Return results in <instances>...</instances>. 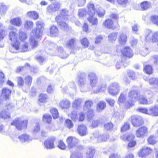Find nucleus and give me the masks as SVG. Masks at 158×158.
<instances>
[{
  "instance_id": "nucleus-43",
  "label": "nucleus",
  "mask_w": 158,
  "mask_h": 158,
  "mask_svg": "<svg viewBox=\"0 0 158 158\" xmlns=\"http://www.w3.org/2000/svg\"><path fill=\"white\" fill-rule=\"evenodd\" d=\"M52 120V117L49 114H46L43 116V120L44 122L50 123Z\"/></svg>"
},
{
  "instance_id": "nucleus-8",
  "label": "nucleus",
  "mask_w": 158,
  "mask_h": 158,
  "mask_svg": "<svg viewBox=\"0 0 158 158\" xmlns=\"http://www.w3.org/2000/svg\"><path fill=\"white\" fill-rule=\"evenodd\" d=\"M61 5L58 2H56L49 5L46 8L47 13L52 14L58 11L60 9Z\"/></svg>"
},
{
  "instance_id": "nucleus-26",
  "label": "nucleus",
  "mask_w": 158,
  "mask_h": 158,
  "mask_svg": "<svg viewBox=\"0 0 158 158\" xmlns=\"http://www.w3.org/2000/svg\"><path fill=\"white\" fill-rule=\"evenodd\" d=\"M127 35L124 33H122L120 35L118 40L121 44L124 45L127 42Z\"/></svg>"
},
{
  "instance_id": "nucleus-14",
  "label": "nucleus",
  "mask_w": 158,
  "mask_h": 158,
  "mask_svg": "<svg viewBox=\"0 0 158 158\" xmlns=\"http://www.w3.org/2000/svg\"><path fill=\"white\" fill-rule=\"evenodd\" d=\"M77 131L78 134L81 136L87 135L88 131L86 126L84 125H80L77 127Z\"/></svg>"
},
{
  "instance_id": "nucleus-35",
  "label": "nucleus",
  "mask_w": 158,
  "mask_h": 158,
  "mask_svg": "<svg viewBox=\"0 0 158 158\" xmlns=\"http://www.w3.org/2000/svg\"><path fill=\"white\" fill-rule=\"evenodd\" d=\"M30 44L32 49L35 48L37 46L38 42L37 41L35 40V38L32 36V34L31 35V37L30 38Z\"/></svg>"
},
{
  "instance_id": "nucleus-29",
  "label": "nucleus",
  "mask_w": 158,
  "mask_h": 158,
  "mask_svg": "<svg viewBox=\"0 0 158 158\" xmlns=\"http://www.w3.org/2000/svg\"><path fill=\"white\" fill-rule=\"evenodd\" d=\"M94 16H89L87 19L92 25L96 26L98 24V20L96 17H94Z\"/></svg>"
},
{
  "instance_id": "nucleus-21",
  "label": "nucleus",
  "mask_w": 158,
  "mask_h": 158,
  "mask_svg": "<svg viewBox=\"0 0 158 158\" xmlns=\"http://www.w3.org/2000/svg\"><path fill=\"white\" fill-rule=\"evenodd\" d=\"M56 50L57 52V55L61 58H66L68 56V55L64 51L62 47H59Z\"/></svg>"
},
{
  "instance_id": "nucleus-47",
  "label": "nucleus",
  "mask_w": 158,
  "mask_h": 158,
  "mask_svg": "<svg viewBox=\"0 0 158 158\" xmlns=\"http://www.w3.org/2000/svg\"><path fill=\"white\" fill-rule=\"evenodd\" d=\"M17 85L20 88H22L24 85V80L21 77H18L17 79Z\"/></svg>"
},
{
  "instance_id": "nucleus-41",
  "label": "nucleus",
  "mask_w": 158,
  "mask_h": 158,
  "mask_svg": "<svg viewBox=\"0 0 158 158\" xmlns=\"http://www.w3.org/2000/svg\"><path fill=\"white\" fill-rule=\"evenodd\" d=\"M6 7L3 3H0V14L4 15L6 13Z\"/></svg>"
},
{
  "instance_id": "nucleus-18",
  "label": "nucleus",
  "mask_w": 158,
  "mask_h": 158,
  "mask_svg": "<svg viewBox=\"0 0 158 158\" xmlns=\"http://www.w3.org/2000/svg\"><path fill=\"white\" fill-rule=\"evenodd\" d=\"M121 52L124 56L129 58L133 56V53L131 48L128 47H125Z\"/></svg>"
},
{
  "instance_id": "nucleus-60",
  "label": "nucleus",
  "mask_w": 158,
  "mask_h": 158,
  "mask_svg": "<svg viewBox=\"0 0 158 158\" xmlns=\"http://www.w3.org/2000/svg\"><path fill=\"white\" fill-rule=\"evenodd\" d=\"M29 65V64L28 63H26L25 64V66L23 67H19L17 68L16 72H19L20 71H22L26 69L27 68L26 67H28Z\"/></svg>"
},
{
  "instance_id": "nucleus-6",
  "label": "nucleus",
  "mask_w": 158,
  "mask_h": 158,
  "mask_svg": "<svg viewBox=\"0 0 158 158\" xmlns=\"http://www.w3.org/2000/svg\"><path fill=\"white\" fill-rule=\"evenodd\" d=\"M68 148L71 152H73V149L76 148L78 142V139L74 137L69 136L66 140Z\"/></svg>"
},
{
  "instance_id": "nucleus-3",
  "label": "nucleus",
  "mask_w": 158,
  "mask_h": 158,
  "mask_svg": "<svg viewBox=\"0 0 158 158\" xmlns=\"http://www.w3.org/2000/svg\"><path fill=\"white\" fill-rule=\"evenodd\" d=\"M27 121L22 120L20 118H16L11 123V125L15 126L19 130L26 129L27 127Z\"/></svg>"
},
{
  "instance_id": "nucleus-32",
  "label": "nucleus",
  "mask_w": 158,
  "mask_h": 158,
  "mask_svg": "<svg viewBox=\"0 0 158 158\" xmlns=\"http://www.w3.org/2000/svg\"><path fill=\"white\" fill-rule=\"evenodd\" d=\"M140 6L143 10H147L151 7V4L148 1H144L142 2L140 4Z\"/></svg>"
},
{
  "instance_id": "nucleus-37",
  "label": "nucleus",
  "mask_w": 158,
  "mask_h": 158,
  "mask_svg": "<svg viewBox=\"0 0 158 158\" xmlns=\"http://www.w3.org/2000/svg\"><path fill=\"white\" fill-rule=\"evenodd\" d=\"M28 16L34 19H36L38 18V14L35 11H30L27 13Z\"/></svg>"
},
{
  "instance_id": "nucleus-15",
  "label": "nucleus",
  "mask_w": 158,
  "mask_h": 158,
  "mask_svg": "<svg viewBox=\"0 0 158 158\" xmlns=\"http://www.w3.org/2000/svg\"><path fill=\"white\" fill-rule=\"evenodd\" d=\"M19 139L21 142L29 143L33 139L32 137L27 134H23L19 136Z\"/></svg>"
},
{
  "instance_id": "nucleus-48",
  "label": "nucleus",
  "mask_w": 158,
  "mask_h": 158,
  "mask_svg": "<svg viewBox=\"0 0 158 158\" xmlns=\"http://www.w3.org/2000/svg\"><path fill=\"white\" fill-rule=\"evenodd\" d=\"M144 70L146 73L150 74L152 73V67L151 65H147L145 66Z\"/></svg>"
},
{
  "instance_id": "nucleus-63",
  "label": "nucleus",
  "mask_w": 158,
  "mask_h": 158,
  "mask_svg": "<svg viewBox=\"0 0 158 158\" xmlns=\"http://www.w3.org/2000/svg\"><path fill=\"white\" fill-rule=\"evenodd\" d=\"M151 20L155 24L158 26V16L156 15L152 16Z\"/></svg>"
},
{
  "instance_id": "nucleus-9",
  "label": "nucleus",
  "mask_w": 158,
  "mask_h": 158,
  "mask_svg": "<svg viewBox=\"0 0 158 158\" xmlns=\"http://www.w3.org/2000/svg\"><path fill=\"white\" fill-rule=\"evenodd\" d=\"M94 137L93 140H96L98 142L106 141L109 138L108 134L101 135L98 131H95L93 133Z\"/></svg>"
},
{
  "instance_id": "nucleus-56",
  "label": "nucleus",
  "mask_w": 158,
  "mask_h": 158,
  "mask_svg": "<svg viewBox=\"0 0 158 158\" xmlns=\"http://www.w3.org/2000/svg\"><path fill=\"white\" fill-rule=\"evenodd\" d=\"M127 100H126V101ZM118 101L119 102L122 103L126 101V98L125 95L123 94H121L118 98Z\"/></svg>"
},
{
  "instance_id": "nucleus-38",
  "label": "nucleus",
  "mask_w": 158,
  "mask_h": 158,
  "mask_svg": "<svg viewBox=\"0 0 158 158\" xmlns=\"http://www.w3.org/2000/svg\"><path fill=\"white\" fill-rule=\"evenodd\" d=\"M68 11L66 9H63L60 11V14L57 16H60V19H65L67 18Z\"/></svg>"
},
{
  "instance_id": "nucleus-44",
  "label": "nucleus",
  "mask_w": 158,
  "mask_h": 158,
  "mask_svg": "<svg viewBox=\"0 0 158 158\" xmlns=\"http://www.w3.org/2000/svg\"><path fill=\"white\" fill-rule=\"evenodd\" d=\"M28 44L27 43H25L22 46H21L20 48H19V49L18 50H19V51L20 52H24L29 50V49H28ZM15 51L17 52V50Z\"/></svg>"
},
{
  "instance_id": "nucleus-22",
  "label": "nucleus",
  "mask_w": 158,
  "mask_h": 158,
  "mask_svg": "<svg viewBox=\"0 0 158 158\" xmlns=\"http://www.w3.org/2000/svg\"><path fill=\"white\" fill-rule=\"evenodd\" d=\"M70 102L67 99H64L61 101L59 106L62 109H67L70 107Z\"/></svg>"
},
{
  "instance_id": "nucleus-27",
  "label": "nucleus",
  "mask_w": 158,
  "mask_h": 158,
  "mask_svg": "<svg viewBox=\"0 0 158 158\" xmlns=\"http://www.w3.org/2000/svg\"><path fill=\"white\" fill-rule=\"evenodd\" d=\"M25 87L26 88H29L31 85L32 80V77L29 75L26 76L24 79Z\"/></svg>"
},
{
  "instance_id": "nucleus-54",
  "label": "nucleus",
  "mask_w": 158,
  "mask_h": 158,
  "mask_svg": "<svg viewBox=\"0 0 158 158\" xmlns=\"http://www.w3.org/2000/svg\"><path fill=\"white\" fill-rule=\"evenodd\" d=\"M81 43L84 48H87L89 45V43L88 40L86 38H84L81 41Z\"/></svg>"
},
{
  "instance_id": "nucleus-13",
  "label": "nucleus",
  "mask_w": 158,
  "mask_h": 158,
  "mask_svg": "<svg viewBox=\"0 0 158 158\" xmlns=\"http://www.w3.org/2000/svg\"><path fill=\"white\" fill-rule=\"evenodd\" d=\"M148 128L145 126L139 128L136 132V135L138 137L143 138L148 133Z\"/></svg>"
},
{
  "instance_id": "nucleus-58",
  "label": "nucleus",
  "mask_w": 158,
  "mask_h": 158,
  "mask_svg": "<svg viewBox=\"0 0 158 158\" xmlns=\"http://www.w3.org/2000/svg\"><path fill=\"white\" fill-rule=\"evenodd\" d=\"M65 125L69 128H70L73 127V124L70 120L68 119L65 121Z\"/></svg>"
},
{
  "instance_id": "nucleus-51",
  "label": "nucleus",
  "mask_w": 158,
  "mask_h": 158,
  "mask_svg": "<svg viewBox=\"0 0 158 158\" xmlns=\"http://www.w3.org/2000/svg\"><path fill=\"white\" fill-rule=\"evenodd\" d=\"M117 33H113L108 36V39L109 40L111 41H115L117 38Z\"/></svg>"
},
{
  "instance_id": "nucleus-40",
  "label": "nucleus",
  "mask_w": 158,
  "mask_h": 158,
  "mask_svg": "<svg viewBox=\"0 0 158 158\" xmlns=\"http://www.w3.org/2000/svg\"><path fill=\"white\" fill-rule=\"evenodd\" d=\"M158 41V31H157L152 34L151 36L150 42L152 43L157 42Z\"/></svg>"
},
{
  "instance_id": "nucleus-19",
  "label": "nucleus",
  "mask_w": 158,
  "mask_h": 158,
  "mask_svg": "<svg viewBox=\"0 0 158 158\" xmlns=\"http://www.w3.org/2000/svg\"><path fill=\"white\" fill-rule=\"evenodd\" d=\"M50 33L51 37L57 36L59 35V30L57 27L53 25L50 28Z\"/></svg>"
},
{
  "instance_id": "nucleus-11",
  "label": "nucleus",
  "mask_w": 158,
  "mask_h": 158,
  "mask_svg": "<svg viewBox=\"0 0 158 158\" xmlns=\"http://www.w3.org/2000/svg\"><path fill=\"white\" fill-rule=\"evenodd\" d=\"M88 78L89 81L90 85L92 88L97 86L98 78L94 73L91 72L89 73Z\"/></svg>"
},
{
  "instance_id": "nucleus-59",
  "label": "nucleus",
  "mask_w": 158,
  "mask_h": 158,
  "mask_svg": "<svg viewBox=\"0 0 158 158\" xmlns=\"http://www.w3.org/2000/svg\"><path fill=\"white\" fill-rule=\"evenodd\" d=\"M117 2L118 4L121 5L122 6L125 7L128 3V0H117Z\"/></svg>"
},
{
  "instance_id": "nucleus-49",
  "label": "nucleus",
  "mask_w": 158,
  "mask_h": 158,
  "mask_svg": "<svg viewBox=\"0 0 158 158\" xmlns=\"http://www.w3.org/2000/svg\"><path fill=\"white\" fill-rule=\"evenodd\" d=\"M33 26V23L32 21L29 20L27 21L24 24V27L27 29H31L32 28Z\"/></svg>"
},
{
  "instance_id": "nucleus-16",
  "label": "nucleus",
  "mask_w": 158,
  "mask_h": 158,
  "mask_svg": "<svg viewBox=\"0 0 158 158\" xmlns=\"http://www.w3.org/2000/svg\"><path fill=\"white\" fill-rule=\"evenodd\" d=\"M97 5H96L95 7L93 3H89L88 4L87 6L88 10V14L89 16H92L94 15L95 12H96V10L97 9L96 8Z\"/></svg>"
},
{
  "instance_id": "nucleus-64",
  "label": "nucleus",
  "mask_w": 158,
  "mask_h": 158,
  "mask_svg": "<svg viewBox=\"0 0 158 158\" xmlns=\"http://www.w3.org/2000/svg\"><path fill=\"white\" fill-rule=\"evenodd\" d=\"M93 105L92 101L90 100L86 101L85 102V105L88 109L90 108L93 106Z\"/></svg>"
},
{
  "instance_id": "nucleus-52",
  "label": "nucleus",
  "mask_w": 158,
  "mask_h": 158,
  "mask_svg": "<svg viewBox=\"0 0 158 158\" xmlns=\"http://www.w3.org/2000/svg\"><path fill=\"white\" fill-rule=\"evenodd\" d=\"M82 102V100L81 99H77L75 100L73 104V106L76 108L79 106Z\"/></svg>"
},
{
  "instance_id": "nucleus-45",
  "label": "nucleus",
  "mask_w": 158,
  "mask_h": 158,
  "mask_svg": "<svg viewBox=\"0 0 158 158\" xmlns=\"http://www.w3.org/2000/svg\"><path fill=\"white\" fill-rule=\"evenodd\" d=\"M50 112L54 119H56L58 117L59 113L57 110L56 109L54 108L51 109L50 110Z\"/></svg>"
},
{
  "instance_id": "nucleus-25",
  "label": "nucleus",
  "mask_w": 158,
  "mask_h": 158,
  "mask_svg": "<svg viewBox=\"0 0 158 158\" xmlns=\"http://www.w3.org/2000/svg\"><path fill=\"white\" fill-rule=\"evenodd\" d=\"M152 35V32L151 30L149 29H146L144 31L143 36L145 38V40L146 41H150Z\"/></svg>"
},
{
  "instance_id": "nucleus-46",
  "label": "nucleus",
  "mask_w": 158,
  "mask_h": 158,
  "mask_svg": "<svg viewBox=\"0 0 158 158\" xmlns=\"http://www.w3.org/2000/svg\"><path fill=\"white\" fill-rule=\"evenodd\" d=\"M47 98L46 94H41L39 96V100L41 102H45L46 101Z\"/></svg>"
},
{
  "instance_id": "nucleus-61",
  "label": "nucleus",
  "mask_w": 158,
  "mask_h": 158,
  "mask_svg": "<svg viewBox=\"0 0 158 158\" xmlns=\"http://www.w3.org/2000/svg\"><path fill=\"white\" fill-rule=\"evenodd\" d=\"M130 128V125L128 123H126L121 128V131H125L129 129Z\"/></svg>"
},
{
  "instance_id": "nucleus-31",
  "label": "nucleus",
  "mask_w": 158,
  "mask_h": 158,
  "mask_svg": "<svg viewBox=\"0 0 158 158\" xmlns=\"http://www.w3.org/2000/svg\"><path fill=\"white\" fill-rule=\"evenodd\" d=\"M76 42V40L74 38H73L69 40L67 42L66 47L70 49H72Z\"/></svg>"
},
{
  "instance_id": "nucleus-53",
  "label": "nucleus",
  "mask_w": 158,
  "mask_h": 158,
  "mask_svg": "<svg viewBox=\"0 0 158 158\" xmlns=\"http://www.w3.org/2000/svg\"><path fill=\"white\" fill-rule=\"evenodd\" d=\"M113 127V124L111 122H109L106 123L104 125L105 128L107 130H111Z\"/></svg>"
},
{
  "instance_id": "nucleus-10",
  "label": "nucleus",
  "mask_w": 158,
  "mask_h": 158,
  "mask_svg": "<svg viewBox=\"0 0 158 158\" xmlns=\"http://www.w3.org/2000/svg\"><path fill=\"white\" fill-rule=\"evenodd\" d=\"M132 124L135 127H138L143 123L142 117L139 115H133L131 117Z\"/></svg>"
},
{
  "instance_id": "nucleus-57",
  "label": "nucleus",
  "mask_w": 158,
  "mask_h": 158,
  "mask_svg": "<svg viewBox=\"0 0 158 158\" xmlns=\"http://www.w3.org/2000/svg\"><path fill=\"white\" fill-rule=\"evenodd\" d=\"M148 141L149 143L153 144L156 143V141L154 136L151 135L148 138Z\"/></svg>"
},
{
  "instance_id": "nucleus-2",
  "label": "nucleus",
  "mask_w": 158,
  "mask_h": 158,
  "mask_svg": "<svg viewBox=\"0 0 158 158\" xmlns=\"http://www.w3.org/2000/svg\"><path fill=\"white\" fill-rule=\"evenodd\" d=\"M139 99L138 94L136 90H130L128 94V97L125 104V106L127 108L133 106L134 102L138 100Z\"/></svg>"
},
{
  "instance_id": "nucleus-20",
  "label": "nucleus",
  "mask_w": 158,
  "mask_h": 158,
  "mask_svg": "<svg viewBox=\"0 0 158 158\" xmlns=\"http://www.w3.org/2000/svg\"><path fill=\"white\" fill-rule=\"evenodd\" d=\"M42 29H34L32 30V33L31 35L36 39H39L41 36L42 34Z\"/></svg>"
},
{
  "instance_id": "nucleus-1",
  "label": "nucleus",
  "mask_w": 158,
  "mask_h": 158,
  "mask_svg": "<svg viewBox=\"0 0 158 158\" xmlns=\"http://www.w3.org/2000/svg\"><path fill=\"white\" fill-rule=\"evenodd\" d=\"M18 34L15 32L12 31L9 33V39L12 41L14 42L12 44V47L10 48V51L13 53L17 52L15 51L19 49L20 42L17 40Z\"/></svg>"
},
{
  "instance_id": "nucleus-4",
  "label": "nucleus",
  "mask_w": 158,
  "mask_h": 158,
  "mask_svg": "<svg viewBox=\"0 0 158 158\" xmlns=\"http://www.w3.org/2000/svg\"><path fill=\"white\" fill-rule=\"evenodd\" d=\"M120 87L119 84L116 82L111 83L108 88V91L110 94L114 96L117 95L120 90Z\"/></svg>"
},
{
  "instance_id": "nucleus-30",
  "label": "nucleus",
  "mask_w": 158,
  "mask_h": 158,
  "mask_svg": "<svg viewBox=\"0 0 158 158\" xmlns=\"http://www.w3.org/2000/svg\"><path fill=\"white\" fill-rule=\"evenodd\" d=\"M96 8L97 9L96 10V12L98 13V16L100 17H103L105 13V10L101 7L99 5H97Z\"/></svg>"
},
{
  "instance_id": "nucleus-50",
  "label": "nucleus",
  "mask_w": 158,
  "mask_h": 158,
  "mask_svg": "<svg viewBox=\"0 0 158 158\" xmlns=\"http://www.w3.org/2000/svg\"><path fill=\"white\" fill-rule=\"evenodd\" d=\"M138 100H139L140 103L143 104H146L148 103L147 99L143 95H141L139 98Z\"/></svg>"
},
{
  "instance_id": "nucleus-42",
  "label": "nucleus",
  "mask_w": 158,
  "mask_h": 158,
  "mask_svg": "<svg viewBox=\"0 0 158 158\" xmlns=\"http://www.w3.org/2000/svg\"><path fill=\"white\" fill-rule=\"evenodd\" d=\"M149 83L151 85H156L158 88V79L156 78H151L149 79Z\"/></svg>"
},
{
  "instance_id": "nucleus-36",
  "label": "nucleus",
  "mask_w": 158,
  "mask_h": 158,
  "mask_svg": "<svg viewBox=\"0 0 158 158\" xmlns=\"http://www.w3.org/2000/svg\"><path fill=\"white\" fill-rule=\"evenodd\" d=\"M72 156L70 158H83L82 154L80 152H77V150H75L74 152H72Z\"/></svg>"
},
{
  "instance_id": "nucleus-62",
  "label": "nucleus",
  "mask_w": 158,
  "mask_h": 158,
  "mask_svg": "<svg viewBox=\"0 0 158 158\" xmlns=\"http://www.w3.org/2000/svg\"><path fill=\"white\" fill-rule=\"evenodd\" d=\"M141 149L143 152H144L145 155L151 153L152 151L151 149L148 147H145Z\"/></svg>"
},
{
  "instance_id": "nucleus-7",
  "label": "nucleus",
  "mask_w": 158,
  "mask_h": 158,
  "mask_svg": "<svg viewBox=\"0 0 158 158\" xmlns=\"http://www.w3.org/2000/svg\"><path fill=\"white\" fill-rule=\"evenodd\" d=\"M60 16H56L55 19L59 27L62 30L66 31L70 30L71 27L64 22V20L65 19H60Z\"/></svg>"
},
{
  "instance_id": "nucleus-17",
  "label": "nucleus",
  "mask_w": 158,
  "mask_h": 158,
  "mask_svg": "<svg viewBox=\"0 0 158 158\" xmlns=\"http://www.w3.org/2000/svg\"><path fill=\"white\" fill-rule=\"evenodd\" d=\"M148 114L155 116H158V105L150 107L148 109Z\"/></svg>"
},
{
  "instance_id": "nucleus-5",
  "label": "nucleus",
  "mask_w": 158,
  "mask_h": 158,
  "mask_svg": "<svg viewBox=\"0 0 158 158\" xmlns=\"http://www.w3.org/2000/svg\"><path fill=\"white\" fill-rule=\"evenodd\" d=\"M78 84L80 87L81 91L85 92L89 90L88 88L85 87V85L87 82L85 74V73L82 74L78 77Z\"/></svg>"
},
{
  "instance_id": "nucleus-12",
  "label": "nucleus",
  "mask_w": 158,
  "mask_h": 158,
  "mask_svg": "<svg viewBox=\"0 0 158 158\" xmlns=\"http://www.w3.org/2000/svg\"><path fill=\"white\" fill-rule=\"evenodd\" d=\"M55 140V138L54 137L49 138L44 143L45 148L47 149H51L54 148V142Z\"/></svg>"
},
{
  "instance_id": "nucleus-34",
  "label": "nucleus",
  "mask_w": 158,
  "mask_h": 158,
  "mask_svg": "<svg viewBox=\"0 0 158 158\" xmlns=\"http://www.w3.org/2000/svg\"><path fill=\"white\" fill-rule=\"evenodd\" d=\"M135 136L132 134H131L128 135H123L121 136V138L124 140H127L128 141H132L134 138Z\"/></svg>"
},
{
  "instance_id": "nucleus-23",
  "label": "nucleus",
  "mask_w": 158,
  "mask_h": 158,
  "mask_svg": "<svg viewBox=\"0 0 158 158\" xmlns=\"http://www.w3.org/2000/svg\"><path fill=\"white\" fill-rule=\"evenodd\" d=\"M106 107L105 102L104 101H101L97 104L96 110L98 112H100L103 110Z\"/></svg>"
},
{
  "instance_id": "nucleus-33",
  "label": "nucleus",
  "mask_w": 158,
  "mask_h": 158,
  "mask_svg": "<svg viewBox=\"0 0 158 158\" xmlns=\"http://www.w3.org/2000/svg\"><path fill=\"white\" fill-rule=\"evenodd\" d=\"M10 117V114L5 110H2L0 112V118L5 119L9 118Z\"/></svg>"
},
{
  "instance_id": "nucleus-39",
  "label": "nucleus",
  "mask_w": 158,
  "mask_h": 158,
  "mask_svg": "<svg viewBox=\"0 0 158 158\" xmlns=\"http://www.w3.org/2000/svg\"><path fill=\"white\" fill-rule=\"evenodd\" d=\"M103 24L106 28H110L113 27V22L111 19H109L106 20Z\"/></svg>"
},
{
  "instance_id": "nucleus-55",
  "label": "nucleus",
  "mask_w": 158,
  "mask_h": 158,
  "mask_svg": "<svg viewBox=\"0 0 158 158\" xmlns=\"http://www.w3.org/2000/svg\"><path fill=\"white\" fill-rule=\"evenodd\" d=\"M19 39L21 41H24L27 37V35L23 32H20L19 33Z\"/></svg>"
},
{
  "instance_id": "nucleus-24",
  "label": "nucleus",
  "mask_w": 158,
  "mask_h": 158,
  "mask_svg": "<svg viewBox=\"0 0 158 158\" xmlns=\"http://www.w3.org/2000/svg\"><path fill=\"white\" fill-rule=\"evenodd\" d=\"M10 23L14 26L19 27L22 24L21 19L19 17H17L12 19L10 20Z\"/></svg>"
},
{
  "instance_id": "nucleus-28",
  "label": "nucleus",
  "mask_w": 158,
  "mask_h": 158,
  "mask_svg": "<svg viewBox=\"0 0 158 158\" xmlns=\"http://www.w3.org/2000/svg\"><path fill=\"white\" fill-rule=\"evenodd\" d=\"M95 153V150L94 147L89 148L86 152V158H93Z\"/></svg>"
}]
</instances>
